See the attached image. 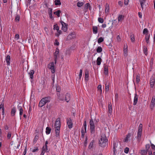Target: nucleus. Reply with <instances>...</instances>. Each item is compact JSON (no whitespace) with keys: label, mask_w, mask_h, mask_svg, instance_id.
<instances>
[{"label":"nucleus","mask_w":155,"mask_h":155,"mask_svg":"<svg viewBox=\"0 0 155 155\" xmlns=\"http://www.w3.org/2000/svg\"><path fill=\"white\" fill-rule=\"evenodd\" d=\"M107 141L108 140L107 139L105 135L104 134H102L99 141L100 146L101 147H106L108 144Z\"/></svg>","instance_id":"1"},{"label":"nucleus","mask_w":155,"mask_h":155,"mask_svg":"<svg viewBox=\"0 0 155 155\" xmlns=\"http://www.w3.org/2000/svg\"><path fill=\"white\" fill-rule=\"evenodd\" d=\"M60 126V119L58 118L56 120L54 125L55 128V136L57 137L59 136Z\"/></svg>","instance_id":"2"},{"label":"nucleus","mask_w":155,"mask_h":155,"mask_svg":"<svg viewBox=\"0 0 155 155\" xmlns=\"http://www.w3.org/2000/svg\"><path fill=\"white\" fill-rule=\"evenodd\" d=\"M50 97H47L42 98L40 101L38 106L40 107H42L46 103L50 102Z\"/></svg>","instance_id":"3"},{"label":"nucleus","mask_w":155,"mask_h":155,"mask_svg":"<svg viewBox=\"0 0 155 155\" xmlns=\"http://www.w3.org/2000/svg\"><path fill=\"white\" fill-rule=\"evenodd\" d=\"M142 131V125L141 124H139L137 132V138L138 140L140 139Z\"/></svg>","instance_id":"4"},{"label":"nucleus","mask_w":155,"mask_h":155,"mask_svg":"<svg viewBox=\"0 0 155 155\" xmlns=\"http://www.w3.org/2000/svg\"><path fill=\"white\" fill-rule=\"evenodd\" d=\"M59 50L58 48H57L56 51L54 54V59L55 62V64H56L57 63V60L58 59L59 57Z\"/></svg>","instance_id":"5"},{"label":"nucleus","mask_w":155,"mask_h":155,"mask_svg":"<svg viewBox=\"0 0 155 155\" xmlns=\"http://www.w3.org/2000/svg\"><path fill=\"white\" fill-rule=\"evenodd\" d=\"M90 129L91 133H93L95 131V125L93 120L92 119L90 121Z\"/></svg>","instance_id":"6"},{"label":"nucleus","mask_w":155,"mask_h":155,"mask_svg":"<svg viewBox=\"0 0 155 155\" xmlns=\"http://www.w3.org/2000/svg\"><path fill=\"white\" fill-rule=\"evenodd\" d=\"M54 62L50 63L48 65V68L50 69L52 73H54L55 72L54 70Z\"/></svg>","instance_id":"7"},{"label":"nucleus","mask_w":155,"mask_h":155,"mask_svg":"<svg viewBox=\"0 0 155 155\" xmlns=\"http://www.w3.org/2000/svg\"><path fill=\"white\" fill-rule=\"evenodd\" d=\"M155 105V96H153L152 98L150 104V109L153 110L154 109Z\"/></svg>","instance_id":"8"},{"label":"nucleus","mask_w":155,"mask_h":155,"mask_svg":"<svg viewBox=\"0 0 155 155\" xmlns=\"http://www.w3.org/2000/svg\"><path fill=\"white\" fill-rule=\"evenodd\" d=\"M56 90L58 92L57 93V94L58 97V99L60 100H61V101L63 100H64L63 98H61V97L60 94L59 93V92L61 90L60 87L59 86H57L56 87Z\"/></svg>","instance_id":"9"},{"label":"nucleus","mask_w":155,"mask_h":155,"mask_svg":"<svg viewBox=\"0 0 155 155\" xmlns=\"http://www.w3.org/2000/svg\"><path fill=\"white\" fill-rule=\"evenodd\" d=\"M67 125L68 127L71 129L72 127V122L70 118H67Z\"/></svg>","instance_id":"10"},{"label":"nucleus","mask_w":155,"mask_h":155,"mask_svg":"<svg viewBox=\"0 0 155 155\" xmlns=\"http://www.w3.org/2000/svg\"><path fill=\"white\" fill-rule=\"evenodd\" d=\"M124 55L125 58L127 57L128 55V49L127 45H124Z\"/></svg>","instance_id":"11"},{"label":"nucleus","mask_w":155,"mask_h":155,"mask_svg":"<svg viewBox=\"0 0 155 155\" xmlns=\"http://www.w3.org/2000/svg\"><path fill=\"white\" fill-rule=\"evenodd\" d=\"M61 24L62 25V29L64 32H66L67 31L68 29V25L63 21L61 22Z\"/></svg>","instance_id":"12"},{"label":"nucleus","mask_w":155,"mask_h":155,"mask_svg":"<svg viewBox=\"0 0 155 155\" xmlns=\"http://www.w3.org/2000/svg\"><path fill=\"white\" fill-rule=\"evenodd\" d=\"M146 0H139L142 8V10H144Z\"/></svg>","instance_id":"13"},{"label":"nucleus","mask_w":155,"mask_h":155,"mask_svg":"<svg viewBox=\"0 0 155 155\" xmlns=\"http://www.w3.org/2000/svg\"><path fill=\"white\" fill-rule=\"evenodd\" d=\"M138 96L137 94V93H135V96L134 97V102H133V105H135L137 102L138 101Z\"/></svg>","instance_id":"14"},{"label":"nucleus","mask_w":155,"mask_h":155,"mask_svg":"<svg viewBox=\"0 0 155 155\" xmlns=\"http://www.w3.org/2000/svg\"><path fill=\"white\" fill-rule=\"evenodd\" d=\"M154 85L155 86V78H151L150 82V87L153 88Z\"/></svg>","instance_id":"15"},{"label":"nucleus","mask_w":155,"mask_h":155,"mask_svg":"<svg viewBox=\"0 0 155 155\" xmlns=\"http://www.w3.org/2000/svg\"><path fill=\"white\" fill-rule=\"evenodd\" d=\"M104 73L105 75H107L108 73V66L107 65H104Z\"/></svg>","instance_id":"16"},{"label":"nucleus","mask_w":155,"mask_h":155,"mask_svg":"<svg viewBox=\"0 0 155 155\" xmlns=\"http://www.w3.org/2000/svg\"><path fill=\"white\" fill-rule=\"evenodd\" d=\"M65 100L67 102H68L70 100V94L67 93L65 96Z\"/></svg>","instance_id":"17"},{"label":"nucleus","mask_w":155,"mask_h":155,"mask_svg":"<svg viewBox=\"0 0 155 155\" xmlns=\"http://www.w3.org/2000/svg\"><path fill=\"white\" fill-rule=\"evenodd\" d=\"M131 137V134H128L127 135H126V137L124 139V141L125 142H127L130 140V138Z\"/></svg>","instance_id":"18"},{"label":"nucleus","mask_w":155,"mask_h":155,"mask_svg":"<svg viewBox=\"0 0 155 155\" xmlns=\"http://www.w3.org/2000/svg\"><path fill=\"white\" fill-rule=\"evenodd\" d=\"M35 71L33 70H31L28 73V74L29 75V76L31 79H33V74H34Z\"/></svg>","instance_id":"19"},{"label":"nucleus","mask_w":155,"mask_h":155,"mask_svg":"<svg viewBox=\"0 0 155 155\" xmlns=\"http://www.w3.org/2000/svg\"><path fill=\"white\" fill-rule=\"evenodd\" d=\"M42 151L45 152H48L49 150L47 146H44L42 147Z\"/></svg>","instance_id":"20"},{"label":"nucleus","mask_w":155,"mask_h":155,"mask_svg":"<svg viewBox=\"0 0 155 155\" xmlns=\"http://www.w3.org/2000/svg\"><path fill=\"white\" fill-rule=\"evenodd\" d=\"M18 108L19 110V115L21 117L23 114V109L21 107L19 106V105L18 106Z\"/></svg>","instance_id":"21"},{"label":"nucleus","mask_w":155,"mask_h":155,"mask_svg":"<svg viewBox=\"0 0 155 155\" xmlns=\"http://www.w3.org/2000/svg\"><path fill=\"white\" fill-rule=\"evenodd\" d=\"M110 10L109 5L107 3H106L105 6V13H108Z\"/></svg>","instance_id":"22"},{"label":"nucleus","mask_w":155,"mask_h":155,"mask_svg":"<svg viewBox=\"0 0 155 155\" xmlns=\"http://www.w3.org/2000/svg\"><path fill=\"white\" fill-rule=\"evenodd\" d=\"M16 112V109L15 107H13L12 109L11 115L12 116H14L15 115V113Z\"/></svg>","instance_id":"23"},{"label":"nucleus","mask_w":155,"mask_h":155,"mask_svg":"<svg viewBox=\"0 0 155 155\" xmlns=\"http://www.w3.org/2000/svg\"><path fill=\"white\" fill-rule=\"evenodd\" d=\"M5 60L7 64L8 65H10V56L9 55H8L7 56Z\"/></svg>","instance_id":"24"},{"label":"nucleus","mask_w":155,"mask_h":155,"mask_svg":"<svg viewBox=\"0 0 155 155\" xmlns=\"http://www.w3.org/2000/svg\"><path fill=\"white\" fill-rule=\"evenodd\" d=\"M93 33L94 34H96L97 33L98 28L96 26H94L93 27Z\"/></svg>","instance_id":"25"},{"label":"nucleus","mask_w":155,"mask_h":155,"mask_svg":"<svg viewBox=\"0 0 155 155\" xmlns=\"http://www.w3.org/2000/svg\"><path fill=\"white\" fill-rule=\"evenodd\" d=\"M101 61L102 60L101 58L100 57H98L97 60V65H100L101 64Z\"/></svg>","instance_id":"26"},{"label":"nucleus","mask_w":155,"mask_h":155,"mask_svg":"<svg viewBox=\"0 0 155 155\" xmlns=\"http://www.w3.org/2000/svg\"><path fill=\"white\" fill-rule=\"evenodd\" d=\"M150 38V35H145V40L147 43L148 44L149 43V38Z\"/></svg>","instance_id":"27"},{"label":"nucleus","mask_w":155,"mask_h":155,"mask_svg":"<svg viewBox=\"0 0 155 155\" xmlns=\"http://www.w3.org/2000/svg\"><path fill=\"white\" fill-rule=\"evenodd\" d=\"M51 131V129L50 127H47L46 129V133L47 134H50Z\"/></svg>","instance_id":"28"},{"label":"nucleus","mask_w":155,"mask_h":155,"mask_svg":"<svg viewBox=\"0 0 155 155\" xmlns=\"http://www.w3.org/2000/svg\"><path fill=\"white\" fill-rule=\"evenodd\" d=\"M124 18V16L122 15H120L118 18V20L119 21H122Z\"/></svg>","instance_id":"29"},{"label":"nucleus","mask_w":155,"mask_h":155,"mask_svg":"<svg viewBox=\"0 0 155 155\" xmlns=\"http://www.w3.org/2000/svg\"><path fill=\"white\" fill-rule=\"evenodd\" d=\"M108 112L109 113L111 114L112 112V105L110 104H109L108 107Z\"/></svg>","instance_id":"30"},{"label":"nucleus","mask_w":155,"mask_h":155,"mask_svg":"<svg viewBox=\"0 0 155 155\" xmlns=\"http://www.w3.org/2000/svg\"><path fill=\"white\" fill-rule=\"evenodd\" d=\"M109 89V83L107 82L105 84V90L106 91H108Z\"/></svg>","instance_id":"31"},{"label":"nucleus","mask_w":155,"mask_h":155,"mask_svg":"<svg viewBox=\"0 0 155 155\" xmlns=\"http://www.w3.org/2000/svg\"><path fill=\"white\" fill-rule=\"evenodd\" d=\"M148 151L147 150H141L140 152L141 154L142 155H145L147 154Z\"/></svg>","instance_id":"32"},{"label":"nucleus","mask_w":155,"mask_h":155,"mask_svg":"<svg viewBox=\"0 0 155 155\" xmlns=\"http://www.w3.org/2000/svg\"><path fill=\"white\" fill-rule=\"evenodd\" d=\"M61 11L60 10H58L57 11L54 12V13L58 17H59L60 16V14Z\"/></svg>","instance_id":"33"},{"label":"nucleus","mask_w":155,"mask_h":155,"mask_svg":"<svg viewBox=\"0 0 155 155\" xmlns=\"http://www.w3.org/2000/svg\"><path fill=\"white\" fill-rule=\"evenodd\" d=\"M148 30L147 28H145L143 29V34L144 35H148Z\"/></svg>","instance_id":"34"},{"label":"nucleus","mask_w":155,"mask_h":155,"mask_svg":"<svg viewBox=\"0 0 155 155\" xmlns=\"http://www.w3.org/2000/svg\"><path fill=\"white\" fill-rule=\"evenodd\" d=\"M55 5H61V2L60 0H55L54 1Z\"/></svg>","instance_id":"35"},{"label":"nucleus","mask_w":155,"mask_h":155,"mask_svg":"<svg viewBox=\"0 0 155 155\" xmlns=\"http://www.w3.org/2000/svg\"><path fill=\"white\" fill-rule=\"evenodd\" d=\"M140 81V77L139 74H137L136 77V83L138 84Z\"/></svg>","instance_id":"36"},{"label":"nucleus","mask_w":155,"mask_h":155,"mask_svg":"<svg viewBox=\"0 0 155 155\" xmlns=\"http://www.w3.org/2000/svg\"><path fill=\"white\" fill-rule=\"evenodd\" d=\"M104 40V38H103L102 37L99 38L97 40V42L99 44L102 42Z\"/></svg>","instance_id":"37"},{"label":"nucleus","mask_w":155,"mask_h":155,"mask_svg":"<svg viewBox=\"0 0 155 155\" xmlns=\"http://www.w3.org/2000/svg\"><path fill=\"white\" fill-rule=\"evenodd\" d=\"M130 40L132 42H134L135 41V38L134 35L133 34H132L130 36Z\"/></svg>","instance_id":"38"},{"label":"nucleus","mask_w":155,"mask_h":155,"mask_svg":"<svg viewBox=\"0 0 155 155\" xmlns=\"http://www.w3.org/2000/svg\"><path fill=\"white\" fill-rule=\"evenodd\" d=\"M91 7L90 6V4L89 3H87L85 5V9H87L88 8H89L90 10L91 9Z\"/></svg>","instance_id":"39"},{"label":"nucleus","mask_w":155,"mask_h":155,"mask_svg":"<svg viewBox=\"0 0 155 155\" xmlns=\"http://www.w3.org/2000/svg\"><path fill=\"white\" fill-rule=\"evenodd\" d=\"M94 141H92L89 144L88 148L89 149H91L93 147Z\"/></svg>","instance_id":"40"},{"label":"nucleus","mask_w":155,"mask_h":155,"mask_svg":"<svg viewBox=\"0 0 155 155\" xmlns=\"http://www.w3.org/2000/svg\"><path fill=\"white\" fill-rule=\"evenodd\" d=\"M102 51V48L101 47H98L97 49V51L98 53H100Z\"/></svg>","instance_id":"41"},{"label":"nucleus","mask_w":155,"mask_h":155,"mask_svg":"<svg viewBox=\"0 0 155 155\" xmlns=\"http://www.w3.org/2000/svg\"><path fill=\"white\" fill-rule=\"evenodd\" d=\"M98 22L100 23H102L104 22V19L101 18H98Z\"/></svg>","instance_id":"42"},{"label":"nucleus","mask_w":155,"mask_h":155,"mask_svg":"<svg viewBox=\"0 0 155 155\" xmlns=\"http://www.w3.org/2000/svg\"><path fill=\"white\" fill-rule=\"evenodd\" d=\"M53 29L54 30H56L57 31L59 29V27L58 26L57 24L54 25Z\"/></svg>","instance_id":"43"},{"label":"nucleus","mask_w":155,"mask_h":155,"mask_svg":"<svg viewBox=\"0 0 155 155\" xmlns=\"http://www.w3.org/2000/svg\"><path fill=\"white\" fill-rule=\"evenodd\" d=\"M57 33L56 34V36L58 37L59 35L62 33V31L61 30H59V29L57 30Z\"/></svg>","instance_id":"44"},{"label":"nucleus","mask_w":155,"mask_h":155,"mask_svg":"<svg viewBox=\"0 0 155 155\" xmlns=\"http://www.w3.org/2000/svg\"><path fill=\"white\" fill-rule=\"evenodd\" d=\"M147 48L145 47H144L143 48V52L145 54V55H147Z\"/></svg>","instance_id":"45"},{"label":"nucleus","mask_w":155,"mask_h":155,"mask_svg":"<svg viewBox=\"0 0 155 155\" xmlns=\"http://www.w3.org/2000/svg\"><path fill=\"white\" fill-rule=\"evenodd\" d=\"M12 136V133L11 132H9L8 134L7 137L8 139H10Z\"/></svg>","instance_id":"46"},{"label":"nucleus","mask_w":155,"mask_h":155,"mask_svg":"<svg viewBox=\"0 0 155 155\" xmlns=\"http://www.w3.org/2000/svg\"><path fill=\"white\" fill-rule=\"evenodd\" d=\"M83 5V3L82 2H78L77 4V5L78 7H80L82 6Z\"/></svg>","instance_id":"47"},{"label":"nucleus","mask_w":155,"mask_h":155,"mask_svg":"<svg viewBox=\"0 0 155 155\" xmlns=\"http://www.w3.org/2000/svg\"><path fill=\"white\" fill-rule=\"evenodd\" d=\"M85 78H87L88 77V72L87 71H86L85 72Z\"/></svg>","instance_id":"48"},{"label":"nucleus","mask_w":155,"mask_h":155,"mask_svg":"<svg viewBox=\"0 0 155 155\" xmlns=\"http://www.w3.org/2000/svg\"><path fill=\"white\" fill-rule=\"evenodd\" d=\"M86 131V128H84L83 127H82V130H81V133H85Z\"/></svg>","instance_id":"49"},{"label":"nucleus","mask_w":155,"mask_h":155,"mask_svg":"<svg viewBox=\"0 0 155 155\" xmlns=\"http://www.w3.org/2000/svg\"><path fill=\"white\" fill-rule=\"evenodd\" d=\"M82 72H83V71L82 69H81L80 70L79 75V79H81V77H82Z\"/></svg>","instance_id":"50"},{"label":"nucleus","mask_w":155,"mask_h":155,"mask_svg":"<svg viewBox=\"0 0 155 155\" xmlns=\"http://www.w3.org/2000/svg\"><path fill=\"white\" fill-rule=\"evenodd\" d=\"M97 88L98 90L100 91V92H102L101 85H99L98 86Z\"/></svg>","instance_id":"51"},{"label":"nucleus","mask_w":155,"mask_h":155,"mask_svg":"<svg viewBox=\"0 0 155 155\" xmlns=\"http://www.w3.org/2000/svg\"><path fill=\"white\" fill-rule=\"evenodd\" d=\"M19 38V34H16L15 35V38L16 40H18Z\"/></svg>","instance_id":"52"},{"label":"nucleus","mask_w":155,"mask_h":155,"mask_svg":"<svg viewBox=\"0 0 155 155\" xmlns=\"http://www.w3.org/2000/svg\"><path fill=\"white\" fill-rule=\"evenodd\" d=\"M129 151V148L128 147H126L124 149V152L126 153H127Z\"/></svg>","instance_id":"53"},{"label":"nucleus","mask_w":155,"mask_h":155,"mask_svg":"<svg viewBox=\"0 0 155 155\" xmlns=\"http://www.w3.org/2000/svg\"><path fill=\"white\" fill-rule=\"evenodd\" d=\"M150 145L149 144H147L146 145V150H148V149H149L150 147Z\"/></svg>","instance_id":"54"},{"label":"nucleus","mask_w":155,"mask_h":155,"mask_svg":"<svg viewBox=\"0 0 155 155\" xmlns=\"http://www.w3.org/2000/svg\"><path fill=\"white\" fill-rule=\"evenodd\" d=\"M20 19V17L18 15H17L15 17V20L16 21H18Z\"/></svg>","instance_id":"55"},{"label":"nucleus","mask_w":155,"mask_h":155,"mask_svg":"<svg viewBox=\"0 0 155 155\" xmlns=\"http://www.w3.org/2000/svg\"><path fill=\"white\" fill-rule=\"evenodd\" d=\"M83 127L85 128L87 127L86 122L85 120L84 121Z\"/></svg>","instance_id":"56"},{"label":"nucleus","mask_w":155,"mask_h":155,"mask_svg":"<svg viewBox=\"0 0 155 155\" xmlns=\"http://www.w3.org/2000/svg\"><path fill=\"white\" fill-rule=\"evenodd\" d=\"M38 136H35V138L34 140V142H35V143L37 140H38Z\"/></svg>","instance_id":"57"},{"label":"nucleus","mask_w":155,"mask_h":155,"mask_svg":"<svg viewBox=\"0 0 155 155\" xmlns=\"http://www.w3.org/2000/svg\"><path fill=\"white\" fill-rule=\"evenodd\" d=\"M150 143H151V145L152 148V149H154L155 150V145H154L153 144L151 143V142H150Z\"/></svg>","instance_id":"58"},{"label":"nucleus","mask_w":155,"mask_h":155,"mask_svg":"<svg viewBox=\"0 0 155 155\" xmlns=\"http://www.w3.org/2000/svg\"><path fill=\"white\" fill-rule=\"evenodd\" d=\"M38 150V149L37 147H35V148L32 150L33 152H35Z\"/></svg>","instance_id":"59"},{"label":"nucleus","mask_w":155,"mask_h":155,"mask_svg":"<svg viewBox=\"0 0 155 155\" xmlns=\"http://www.w3.org/2000/svg\"><path fill=\"white\" fill-rule=\"evenodd\" d=\"M129 0H124V4L125 5H127L128 4Z\"/></svg>","instance_id":"60"},{"label":"nucleus","mask_w":155,"mask_h":155,"mask_svg":"<svg viewBox=\"0 0 155 155\" xmlns=\"http://www.w3.org/2000/svg\"><path fill=\"white\" fill-rule=\"evenodd\" d=\"M27 152V146H26L24 151L23 152V155H25L26 153Z\"/></svg>","instance_id":"61"},{"label":"nucleus","mask_w":155,"mask_h":155,"mask_svg":"<svg viewBox=\"0 0 155 155\" xmlns=\"http://www.w3.org/2000/svg\"><path fill=\"white\" fill-rule=\"evenodd\" d=\"M87 138L86 137L85 138V140L84 141V145L85 146H86L87 143Z\"/></svg>","instance_id":"62"},{"label":"nucleus","mask_w":155,"mask_h":155,"mask_svg":"<svg viewBox=\"0 0 155 155\" xmlns=\"http://www.w3.org/2000/svg\"><path fill=\"white\" fill-rule=\"evenodd\" d=\"M117 41H120V38L119 35H117Z\"/></svg>","instance_id":"63"},{"label":"nucleus","mask_w":155,"mask_h":155,"mask_svg":"<svg viewBox=\"0 0 155 155\" xmlns=\"http://www.w3.org/2000/svg\"><path fill=\"white\" fill-rule=\"evenodd\" d=\"M54 44L57 46H58L59 44V42L57 41V40H55Z\"/></svg>","instance_id":"64"}]
</instances>
